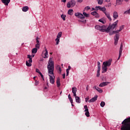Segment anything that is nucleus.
I'll list each match as a JSON object with an SVG mask.
<instances>
[{
  "label": "nucleus",
  "mask_w": 130,
  "mask_h": 130,
  "mask_svg": "<svg viewBox=\"0 0 130 130\" xmlns=\"http://www.w3.org/2000/svg\"><path fill=\"white\" fill-rule=\"evenodd\" d=\"M109 35L111 36V35H114V34H115V31L114 30H113L112 31H110L109 32Z\"/></svg>",
  "instance_id": "34"
},
{
  "label": "nucleus",
  "mask_w": 130,
  "mask_h": 130,
  "mask_svg": "<svg viewBox=\"0 0 130 130\" xmlns=\"http://www.w3.org/2000/svg\"><path fill=\"white\" fill-rule=\"evenodd\" d=\"M110 83L109 82H102L99 85V87H105V86H107Z\"/></svg>",
  "instance_id": "15"
},
{
  "label": "nucleus",
  "mask_w": 130,
  "mask_h": 130,
  "mask_svg": "<svg viewBox=\"0 0 130 130\" xmlns=\"http://www.w3.org/2000/svg\"><path fill=\"white\" fill-rule=\"evenodd\" d=\"M73 9L69 10L68 12V15H70V16H72V15H73Z\"/></svg>",
  "instance_id": "27"
},
{
  "label": "nucleus",
  "mask_w": 130,
  "mask_h": 130,
  "mask_svg": "<svg viewBox=\"0 0 130 130\" xmlns=\"http://www.w3.org/2000/svg\"><path fill=\"white\" fill-rule=\"evenodd\" d=\"M91 14L93 16H94L95 18H99L100 17V15L98 13H97L96 11H93L91 13Z\"/></svg>",
  "instance_id": "12"
},
{
  "label": "nucleus",
  "mask_w": 130,
  "mask_h": 130,
  "mask_svg": "<svg viewBox=\"0 0 130 130\" xmlns=\"http://www.w3.org/2000/svg\"><path fill=\"white\" fill-rule=\"evenodd\" d=\"M76 6V1L71 0L69 1L67 4V8L70 9V8H74Z\"/></svg>",
  "instance_id": "7"
},
{
  "label": "nucleus",
  "mask_w": 130,
  "mask_h": 130,
  "mask_svg": "<svg viewBox=\"0 0 130 130\" xmlns=\"http://www.w3.org/2000/svg\"><path fill=\"white\" fill-rule=\"evenodd\" d=\"M88 90H89V89L88 88V86L86 87V90L88 91Z\"/></svg>",
  "instance_id": "61"
},
{
  "label": "nucleus",
  "mask_w": 130,
  "mask_h": 130,
  "mask_svg": "<svg viewBox=\"0 0 130 130\" xmlns=\"http://www.w3.org/2000/svg\"><path fill=\"white\" fill-rule=\"evenodd\" d=\"M121 124V130H130V117L125 119Z\"/></svg>",
  "instance_id": "2"
},
{
  "label": "nucleus",
  "mask_w": 130,
  "mask_h": 130,
  "mask_svg": "<svg viewBox=\"0 0 130 130\" xmlns=\"http://www.w3.org/2000/svg\"><path fill=\"white\" fill-rule=\"evenodd\" d=\"M96 9H94V8H92V11H95Z\"/></svg>",
  "instance_id": "62"
},
{
  "label": "nucleus",
  "mask_w": 130,
  "mask_h": 130,
  "mask_svg": "<svg viewBox=\"0 0 130 130\" xmlns=\"http://www.w3.org/2000/svg\"><path fill=\"white\" fill-rule=\"evenodd\" d=\"M94 88L95 89V90H96V91H98V92H99V93H102V92H103V90L102 89H101V88L97 87V86H94Z\"/></svg>",
  "instance_id": "19"
},
{
  "label": "nucleus",
  "mask_w": 130,
  "mask_h": 130,
  "mask_svg": "<svg viewBox=\"0 0 130 130\" xmlns=\"http://www.w3.org/2000/svg\"><path fill=\"white\" fill-rule=\"evenodd\" d=\"M56 84H57V87H60V81L59 80V78H58L57 79Z\"/></svg>",
  "instance_id": "24"
},
{
  "label": "nucleus",
  "mask_w": 130,
  "mask_h": 130,
  "mask_svg": "<svg viewBox=\"0 0 130 130\" xmlns=\"http://www.w3.org/2000/svg\"><path fill=\"white\" fill-rule=\"evenodd\" d=\"M97 98H98V96L95 95L94 97H93L91 99H90L88 101V102H89V103H91L92 102H95V101H96V100H97Z\"/></svg>",
  "instance_id": "13"
},
{
  "label": "nucleus",
  "mask_w": 130,
  "mask_h": 130,
  "mask_svg": "<svg viewBox=\"0 0 130 130\" xmlns=\"http://www.w3.org/2000/svg\"><path fill=\"white\" fill-rule=\"evenodd\" d=\"M76 92L73 93V94H74L73 96H74V97H75V98H76V97H77V94H76Z\"/></svg>",
  "instance_id": "52"
},
{
  "label": "nucleus",
  "mask_w": 130,
  "mask_h": 130,
  "mask_svg": "<svg viewBox=\"0 0 130 130\" xmlns=\"http://www.w3.org/2000/svg\"><path fill=\"white\" fill-rule=\"evenodd\" d=\"M3 4H4L5 6H9L11 0H1Z\"/></svg>",
  "instance_id": "11"
},
{
  "label": "nucleus",
  "mask_w": 130,
  "mask_h": 130,
  "mask_svg": "<svg viewBox=\"0 0 130 130\" xmlns=\"http://www.w3.org/2000/svg\"><path fill=\"white\" fill-rule=\"evenodd\" d=\"M85 114L86 116H87V117H90V113L89 112V111L85 112Z\"/></svg>",
  "instance_id": "31"
},
{
  "label": "nucleus",
  "mask_w": 130,
  "mask_h": 130,
  "mask_svg": "<svg viewBox=\"0 0 130 130\" xmlns=\"http://www.w3.org/2000/svg\"><path fill=\"white\" fill-rule=\"evenodd\" d=\"M55 41H56V45H58V44L59 43V39H58V38H57L55 39Z\"/></svg>",
  "instance_id": "35"
},
{
  "label": "nucleus",
  "mask_w": 130,
  "mask_h": 130,
  "mask_svg": "<svg viewBox=\"0 0 130 130\" xmlns=\"http://www.w3.org/2000/svg\"><path fill=\"white\" fill-rule=\"evenodd\" d=\"M77 3H83V0H77Z\"/></svg>",
  "instance_id": "48"
},
{
  "label": "nucleus",
  "mask_w": 130,
  "mask_h": 130,
  "mask_svg": "<svg viewBox=\"0 0 130 130\" xmlns=\"http://www.w3.org/2000/svg\"><path fill=\"white\" fill-rule=\"evenodd\" d=\"M47 89V87H44V90H46Z\"/></svg>",
  "instance_id": "60"
},
{
  "label": "nucleus",
  "mask_w": 130,
  "mask_h": 130,
  "mask_svg": "<svg viewBox=\"0 0 130 130\" xmlns=\"http://www.w3.org/2000/svg\"><path fill=\"white\" fill-rule=\"evenodd\" d=\"M101 70V64L100 61H98V70H97V74L96 77L99 78L100 77V71Z\"/></svg>",
  "instance_id": "8"
},
{
  "label": "nucleus",
  "mask_w": 130,
  "mask_h": 130,
  "mask_svg": "<svg viewBox=\"0 0 130 130\" xmlns=\"http://www.w3.org/2000/svg\"><path fill=\"white\" fill-rule=\"evenodd\" d=\"M39 81H37V80H36L35 81V85L36 86H38V85H39Z\"/></svg>",
  "instance_id": "43"
},
{
  "label": "nucleus",
  "mask_w": 130,
  "mask_h": 130,
  "mask_svg": "<svg viewBox=\"0 0 130 130\" xmlns=\"http://www.w3.org/2000/svg\"><path fill=\"white\" fill-rule=\"evenodd\" d=\"M84 9L85 10V11H88V10H90L91 8H90V7L89 6H87Z\"/></svg>",
  "instance_id": "40"
},
{
  "label": "nucleus",
  "mask_w": 130,
  "mask_h": 130,
  "mask_svg": "<svg viewBox=\"0 0 130 130\" xmlns=\"http://www.w3.org/2000/svg\"><path fill=\"white\" fill-rule=\"evenodd\" d=\"M61 2H62V3H66L67 0H61Z\"/></svg>",
  "instance_id": "56"
},
{
  "label": "nucleus",
  "mask_w": 130,
  "mask_h": 130,
  "mask_svg": "<svg viewBox=\"0 0 130 130\" xmlns=\"http://www.w3.org/2000/svg\"><path fill=\"white\" fill-rule=\"evenodd\" d=\"M34 56H35V55H31V57H34Z\"/></svg>",
  "instance_id": "63"
},
{
  "label": "nucleus",
  "mask_w": 130,
  "mask_h": 130,
  "mask_svg": "<svg viewBox=\"0 0 130 130\" xmlns=\"http://www.w3.org/2000/svg\"><path fill=\"white\" fill-rule=\"evenodd\" d=\"M66 72H67L66 76L67 77H68V76H69V74H70V70H66Z\"/></svg>",
  "instance_id": "44"
},
{
  "label": "nucleus",
  "mask_w": 130,
  "mask_h": 130,
  "mask_svg": "<svg viewBox=\"0 0 130 130\" xmlns=\"http://www.w3.org/2000/svg\"><path fill=\"white\" fill-rule=\"evenodd\" d=\"M95 9L102 11V12H103L104 13L105 12H106V8L105 7H101V6H96Z\"/></svg>",
  "instance_id": "9"
},
{
  "label": "nucleus",
  "mask_w": 130,
  "mask_h": 130,
  "mask_svg": "<svg viewBox=\"0 0 130 130\" xmlns=\"http://www.w3.org/2000/svg\"><path fill=\"white\" fill-rule=\"evenodd\" d=\"M124 14H130V9L124 12Z\"/></svg>",
  "instance_id": "41"
},
{
  "label": "nucleus",
  "mask_w": 130,
  "mask_h": 130,
  "mask_svg": "<svg viewBox=\"0 0 130 130\" xmlns=\"http://www.w3.org/2000/svg\"><path fill=\"white\" fill-rule=\"evenodd\" d=\"M88 100H89V98L85 99V102H88Z\"/></svg>",
  "instance_id": "55"
},
{
  "label": "nucleus",
  "mask_w": 130,
  "mask_h": 130,
  "mask_svg": "<svg viewBox=\"0 0 130 130\" xmlns=\"http://www.w3.org/2000/svg\"><path fill=\"white\" fill-rule=\"evenodd\" d=\"M113 17L114 19H116L117 18H118V13H117V12L116 11L114 12L113 14Z\"/></svg>",
  "instance_id": "18"
},
{
  "label": "nucleus",
  "mask_w": 130,
  "mask_h": 130,
  "mask_svg": "<svg viewBox=\"0 0 130 130\" xmlns=\"http://www.w3.org/2000/svg\"><path fill=\"white\" fill-rule=\"evenodd\" d=\"M50 77V82L51 84H54V76H51V75H49Z\"/></svg>",
  "instance_id": "16"
},
{
  "label": "nucleus",
  "mask_w": 130,
  "mask_h": 130,
  "mask_svg": "<svg viewBox=\"0 0 130 130\" xmlns=\"http://www.w3.org/2000/svg\"><path fill=\"white\" fill-rule=\"evenodd\" d=\"M101 107H104V106H105V102H102L101 103V104H100Z\"/></svg>",
  "instance_id": "37"
},
{
  "label": "nucleus",
  "mask_w": 130,
  "mask_h": 130,
  "mask_svg": "<svg viewBox=\"0 0 130 130\" xmlns=\"http://www.w3.org/2000/svg\"><path fill=\"white\" fill-rule=\"evenodd\" d=\"M118 23V20L114 22L112 25H109L108 27L105 25L100 26L99 25H96L95 26L96 30H99L101 32H106L107 33H109L112 30H114L115 27L117 25Z\"/></svg>",
  "instance_id": "1"
},
{
  "label": "nucleus",
  "mask_w": 130,
  "mask_h": 130,
  "mask_svg": "<svg viewBox=\"0 0 130 130\" xmlns=\"http://www.w3.org/2000/svg\"><path fill=\"white\" fill-rule=\"evenodd\" d=\"M72 93H77V88L76 87L72 88Z\"/></svg>",
  "instance_id": "29"
},
{
  "label": "nucleus",
  "mask_w": 130,
  "mask_h": 130,
  "mask_svg": "<svg viewBox=\"0 0 130 130\" xmlns=\"http://www.w3.org/2000/svg\"><path fill=\"white\" fill-rule=\"evenodd\" d=\"M99 5H102L103 4V0H98Z\"/></svg>",
  "instance_id": "38"
},
{
  "label": "nucleus",
  "mask_w": 130,
  "mask_h": 130,
  "mask_svg": "<svg viewBox=\"0 0 130 130\" xmlns=\"http://www.w3.org/2000/svg\"><path fill=\"white\" fill-rule=\"evenodd\" d=\"M120 29H117V30L115 31V36L114 37V44L115 45H117V43H118V40L119 39V34H117L119 33V32H120Z\"/></svg>",
  "instance_id": "6"
},
{
  "label": "nucleus",
  "mask_w": 130,
  "mask_h": 130,
  "mask_svg": "<svg viewBox=\"0 0 130 130\" xmlns=\"http://www.w3.org/2000/svg\"><path fill=\"white\" fill-rule=\"evenodd\" d=\"M36 40L37 41V44H40V42L39 41V40H40V38H38V37H37L36 39Z\"/></svg>",
  "instance_id": "30"
},
{
  "label": "nucleus",
  "mask_w": 130,
  "mask_h": 130,
  "mask_svg": "<svg viewBox=\"0 0 130 130\" xmlns=\"http://www.w3.org/2000/svg\"><path fill=\"white\" fill-rule=\"evenodd\" d=\"M39 75H40V76H42L43 74H42V73H41V72H39Z\"/></svg>",
  "instance_id": "59"
},
{
  "label": "nucleus",
  "mask_w": 130,
  "mask_h": 130,
  "mask_svg": "<svg viewBox=\"0 0 130 130\" xmlns=\"http://www.w3.org/2000/svg\"><path fill=\"white\" fill-rule=\"evenodd\" d=\"M84 108L85 109L84 111L86 112L87 111H89V109H88V107L87 106V105H85L84 106Z\"/></svg>",
  "instance_id": "32"
},
{
  "label": "nucleus",
  "mask_w": 130,
  "mask_h": 130,
  "mask_svg": "<svg viewBox=\"0 0 130 130\" xmlns=\"http://www.w3.org/2000/svg\"><path fill=\"white\" fill-rule=\"evenodd\" d=\"M27 58H29V59L32 58L31 55H27Z\"/></svg>",
  "instance_id": "46"
},
{
  "label": "nucleus",
  "mask_w": 130,
  "mask_h": 130,
  "mask_svg": "<svg viewBox=\"0 0 130 130\" xmlns=\"http://www.w3.org/2000/svg\"><path fill=\"white\" fill-rule=\"evenodd\" d=\"M41 76L42 79H43V81H44V77H43V75H42Z\"/></svg>",
  "instance_id": "57"
},
{
  "label": "nucleus",
  "mask_w": 130,
  "mask_h": 130,
  "mask_svg": "<svg viewBox=\"0 0 130 130\" xmlns=\"http://www.w3.org/2000/svg\"><path fill=\"white\" fill-rule=\"evenodd\" d=\"M32 62V58H30L28 61H26V64L27 67H31L32 66V64L31 63Z\"/></svg>",
  "instance_id": "14"
},
{
  "label": "nucleus",
  "mask_w": 130,
  "mask_h": 130,
  "mask_svg": "<svg viewBox=\"0 0 130 130\" xmlns=\"http://www.w3.org/2000/svg\"><path fill=\"white\" fill-rule=\"evenodd\" d=\"M63 79H66V73L62 74Z\"/></svg>",
  "instance_id": "50"
},
{
  "label": "nucleus",
  "mask_w": 130,
  "mask_h": 130,
  "mask_svg": "<svg viewBox=\"0 0 130 130\" xmlns=\"http://www.w3.org/2000/svg\"><path fill=\"white\" fill-rule=\"evenodd\" d=\"M29 10V7L28 6H24L22 8L23 12H27Z\"/></svg>",
  "instance_id": "20"
},
{
  "label": "nucleus",
  "mask_w": 130,
  "mask_h": 130,
  "mask_svg": "<svg viewBox=\"0 0 130 130\" xmlns=\"http://www.w3.org/2000/svg\"><path fill=\"white\" fill-rule=\"evenodd\" d=\"M104 14H105L109 20L112 21V19H111V16H110V13L109 12L106 11L104 13Z\"/></svg>",
  "instance_id": "10"
},
{
  "label": "nucleus",
  "mask_w": 130,
  "mask_h": 130,
  "mask_svg": "<svg viewBox=\"0 0 130 130\" xmlns=\"http://www.w3.org/2000/svg\"><path fill=\"white\" fill-rule=\"evenodd\" d=\"M47 68L49 74L50 75H53V71H54V63L52 61V58H50Z\"/></svg>",
  "instance_id": "4"
},
{
  "label": "nucleus",
  "mask_w": 130,
  "mask_h": 130,
  "mask_svg": "<svg viewBox=\"0 0 130 130\" xmlns=\"http://www.w3.org/2000/svg\"><path fill=\"white\" fill-rule=\"evenodd\" d=\"M99 22H101L102 24H105L106 23V20L104 18H102L99 20Z\"/></svg>",
  "instance_id": "22"
},
{
  "label": "nucleus",
  "mask_w": 130,
  "mask_h": 130,
  "mask_svg": "<svg viewBox=\"0 0 130 130\" xmlns=\"http://www.w3.org/2000/svg\"><path fill=\"white\" fill-rule=\"evenodd\" d=\"M58 71L59 72V74H60L61 73V68L60 67L59 68Z\"/></svg>",
  "instance_id": "47"
},
{
  "label": "nucleus",
  "mask_w": 130,
  "mask_h": 130,
  "mask_svg": "<svg viewBox=\"0 0 130 130\" xmlns=\"http://www.w3.org/2000/svg\"><path fill=\"white\" fill-rule=\"evenodd\" d=\"M61 35H62L61 32H59L57 36V38L59 39L60 37H61Z\"/></svg>",
  "instance_id": "36"
},
{
  "label": "nucleus",
  "mask_w": 130,
  "mask_h": 130,
  "mask_svg": "<svg viewBox=\"0 0 130 130\" xmlns=\"http://www.w3.org/2000/svg\"><path fill=\"white\" fill-rule=\"evenodd\" d=\"M111 62H112V59H111L103 62V66L102 67L103 74H104V73H106V72H107V70H108V68H109V67L111 66Z\"/></svg>",
  "instance_id": "3"
},
{
  "label": "nucleus",
  "mask_w": 130,
  "mask_h": 130,
  "mask_svg": "<svg viewBox=\"0 0 130 130\" xmlns=\"http://www.w3.org/2000/svg\"><path fill=\"white\" fill-rule=\"evenodd\" d=\"M122 53V49H119V57L118 58V59H119V58H120V57H121V54Z\"/></svg>",
  "instance_id": "23"
},
{
  "label": "nucleus",
  "mask_w": 130,
  "mask_h": 130,
  "mask_svg": "<svg viewBox=\"0 0 130 130\" xmlns=\"http://www.w3.org/2000/svg\"><path fill=\"white\" fill-rule=\"evenodd\" d=\"M82 15L84 17H85V18H89V17H90V15H89V14H87L86 12H83Z\"/></svg>",
  "instance_id": "25"
},
{
  "label": "nucleus",
  "mask_w": 130,
  "mask_h": 130,
  "mask_svg": "<svg viewBox=\"0 0 130 130\" xmlns=\"http://www.w3.org/2000/svg\"><path fill=\"white\" fill-rule=\"evenodd\" d=\"M71 66H69L68 69H67V70L70 71V70H71Z\"/></svg>",
  "instance_id": "53"
},
{
  "label": "nucleus",
  "mask_w": 130,
  "mask_h": 130,
  "mask_svg": "<svg viewBox=\"0 0 130 130\" xmlns=\"http://www.w3.org/2000/svg\"><path fill=\"white\" fill-rule=\"evenodd\" d=\"M47 55H48V51H47V50L45 49V53H44V58H47L48 57Z\"/></svg>",
  "instance_id": "26"
},
{
  "label": "nucleus",
  "mask_w": 130,
  "mask_h": 130,
  "mask_svg": "<svg viewBox=\"0 0 130 130\" xmlns=\"http://www.w3.org/2000/svg\"><path fill=\"white\" fill-rule=\"evenodd\" d=\"M75 100L77 103H81V99L79 96H76Z\"/></svg>",
  "instance_id": "21"
},
{
  "label": "nucleus",
  "mask_w": 130,
  "mask_h": 130,
  "mask_svg": "<svg viewBox=\"0 0 130 130\" xmlns=\"http://www.w3.org/2000/svg\"><path fill=\"white\" fill-rule=\"evenodd\" d=\"M66 17H67V16H66V15H63V14H62L61 15V17L63 21H66Z\"/></svg>",
  "instance_id": "33"
},
{
  "label": "nucleus",
  "mask_w": 130,
  "mask_h": 130,
  "mask_svg": "<svg viewBox=\"0 0 130 130\" xmlns=\"http://www.w3.org/2000/svg\"><path fill=\"white\" fill-rule=\"evenodd\" d=\"M124 28V25H122L121 26H120V31H121V30H122L123 28Z\"/></svg>",
  "instance_id": "42"
},
{
  "label": "nucleus",
  "mask_w": 130,
  "mask_h": 130,
  "mask_svg": "<svg viewBox=\"0 0 130 130\" xmlns=\"http://www.w3.org/2000/svg\"><path fill=\"white\" fill-rule=\"evenodd\" d=\"M35 47L37 48H37H39V47H40V44H36Z\"/></svg>",
  "instance_id": "39"
},
{
  "label": "nucleus",
  "mask_w": 130,
  "mask_h": 130,
  "mask_svg": "<svg viewBox=\"0 0 130 130\" xmlns=\"http://www.w3.org/2000/svg\"><path fill=\"white\" fill-rule=\"evenodd\" d=\"M68 98H69V100L72 99V97L71 96V94H69L68 95Z\"/></svg>",
  "instance_id": "49"
},
{
  "label": "nucleus",
  "mask_w": 130,
  "mask_h": 130,
  "mask_svg": "<svg viewBox=\"0 0 130 130\" xmlns=\"http://www.w3.org/2000/svg\"><path fill=\"white\" fill-rule=\"evenodd\" d=\"M36 73H38V74H39V73H40V71L38 69H36Z\"/></svg>",
  "instance_id": "45"
},
{
  "label": "nucleus",
  "mask_w": 130,
  "mask_h": 130,
  "mask_svg": "<svg viewBox=\"0 0 130 130\" xmlns=\"http://www.w3.org/2000/svg\"><path fill=\"white\" fill-rule=\"evenodd\" d=\"M75 17H77V18H79L78 21L80 23H86V19H85V16L79 12L76 13L75 14Z\"/></svg>",
  "instance_id": "5"
},
{
  "label": "nucleus",
  "mask_w": 130,
  "mask_h": 130,
  "mask_svg": "<svg viewBox=\"0 0 130 130\" xmlns=\"http://www.w3.org/2000/svg\"><path fill=\"white\" fill-rule=\"evenodd\" d=\"M105 1L107 3H109V2H110V0H105Z\"/></svg>",
  "instance_id": "58"
},
{
  "label": "nucleus",
  "mask_w": 130,
  "mask_h": 130,
  "mask_svg": "<svg viewBox=\"0 0 130 130\" xmlns=\"http://www.w3.org/2000/svg\"><path fill=\"white\" fill-rule=\"evenodd\" d=\"M123 47V45H122V43H121V45H120V49H122Z\"/></svg>",
  "instance_id": "51"
},
{
  "label": "nucleus",
  "mask_w": 130,
  "mask_h": 130,
  "mask_svg": "<svg viewBox=\"0 0 130 130\" xmlns=\"http://www.w3.org/2000/svg\"><path fill=\"white\" fill-rule=\"evenodd\" d=\"M35 79H36V77H34V80H35Z\"/></svg>",
  "instance_id": "64"
},
{
  "label": "nucleus",
  "mask_w": 130,
  "mask_h": 130,
  "mask_svg": "<svg viewBox=\"0 0 130 130\" xmlns=\"http://www.w3.org/2000/svg\"><path fill=\"white\" fill-rule=\"evenodd\" d=\"M125 2H128V0H124ZM122 3V0H116V6H118L119 5H121Z\"/></svg>",
  "instance_id": "17"
},
{
  "label": "nucleus",
  "mask_w": 130,
  "mask_h": 130,
  "mask_svg": "<svg viewBox=\"0 0 130 130\" xmlns=\"http://www.w3.org/2000/svg\"><path fill=\"white\" fill-rule=\"evenodd\" d=\"M32 53H36L37 52V48H34L31 50Z\"/></svg>",
  "instance_id": "28"
},
{
  "label": "nucleus",
  "mask_w": 130,
  "mask_h": 130,
  "mask_svg": "<svg viewBox=\"0 0 130 130\" xmlns=\"http://www.w3.org/2000/svg\"><path fill=\"white\" fill-rule=\"evenodd\" d=\"M70 100V101L71 104H73V99H70V100Z\"/></svg>",
  "instance_id": "54"
}]
</instances>
